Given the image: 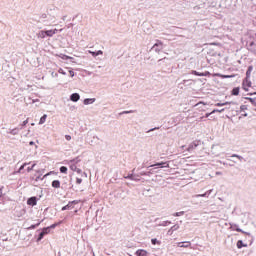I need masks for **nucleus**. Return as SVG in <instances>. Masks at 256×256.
Listing matches in <instances>:
<instances>
[{"label": "nucleus", "instance_id": "14", "mask_svg": "<svg viewBox=\"0 0 256 256\" xmlns=\"http://www.w3.org/2000/svg\"><path fill=\"white\" fill-rule=\"evenodd\" d=\"M52 187H53L54 189H59V188L61 187V182H60L59 180H54V181L52 182Z\"/></svg>", "mask_w": 256, "mask_h": 256}, {"label": "nucleus", "instance_id": "13", "mask_svg": "<svg viewBox=\"0 0 256 256\" xmlns=\"http://www.w3.org/2000/svg\"><path fill=\"white\" fill-rule=\"evenodd\" d=\"M96 99L95 98H86L84 99V105H93L95 103Z\"/></svg>", "mask_w": 256, "mask_h": 256}, {"label": "nucleus", "instance_id": "32", "mask_svg": "<svg viewBox=\"0 0 256 256\" xmlns=\"http://www.w3.org/2000/svg\"><path fill=\"white\" fill-rule=\"evenodd\" d=\"M223 111H225V108H222V109H214L213 111H212V114L213 113H223Z\"/></svg>", "mask_w": 256, "mask_h": 256}, {"label": "nucleus", "instance_id": "49", "mask_svg": "<svg viewBox=\"0 0 256 256\" xmlns=\"http://www.w3.org/2000/svg\"><path fill=\"white\" fill-rule=\"evenodd\" d=\"M25 165H27V163H25L24 165H22V166L19 168V171H23V169H25Z\"/></svg>", "mask_w": 256, "mask_h": 256}, {"label": "nucleus", "instance_id": "24", "mask_svg": "<svg viewBox=\"0 0 256 256\" xmlns=\"http://www.w3.org/2000/svg\"><path fill=\"white\" fill-rule=\"evenodd\" d=\"M183 215H185V211H180V212L174 213V214H173V217H181V216H183Z\"/></svg>", "mask_w": 256, "mask_h": 256}, {"label": "nucleus", "instance_id": "31", "mask_svg": "<svg viewBox=\"0 0 256 256\" xmlns=\"http://www.w3.org/2000/svg\"><path fill=\"white\" fill-rule=\"evenodd\" d=\"M178 229H179V224H175L174 226L171 227L172 233H174V231H178Z\"/></svg>", "mask_w": 256, "mask_h": 256}, {"label": "nucleus", "instance_id": "41", "mask_svg": "<svg viewBox=\"0 0 256 256\" xmlns=\"http://www.w3.org/2000/svg\"><path fill=\"white\" fill-rule=\"evenodd\" d=\"M194 197H207V192H205L204 194L194 195Z\"/></svg>", "mask_w": 256, "mask_h": 256}, {"label": "nucleus", "instance_id": "33", "mask_svg": "<svg viewBox=\"0 0 256 256\" xmlns=\"http://www.w3.org/2000/svg\"><path fill=\"white\" fill-rule=\"evenodd\" d=\"M60 173L67 174V167H65V166L60 167Z\"/></svg>", "mask_w": 256, "mask_h": 256}, {"label": "nucleus", "instance_id": "35", "mask_svg": "<svg viewBox=\"0 0 256 256\" xmlns=\"http://www.w3.org/2000/svg\"><path fill=\"white\" fill-rule=\"evenodd\" d=\"M35 165H37V164L34 163L31 167L27 168L28 173H30V171H33V169H35Z\"/></svg>", "mask_w": 256, "mask_h": 256}, {"label": "nucleus", "instance_id": "27", "mask_svg": "<svg viewBox=\"0 0 256 256\" xmlns=\"http://www.w3.org/2000/svg\"><path fill=\"white\" fill-rule=\"evenodd\" d=\"M151 243H152V245H161V242H159V240H157V238H153L152 240H151Z\"/></svg>", "mask_w": 256, "mask_h": 256}, {"label": "nucleus", "instance_id": "3", "mask_svg": "<svg viewBox=\"0 0 256 256\" xmlns=\"http://www.w3.org/2000/svg\"><path fill=\"white\" fill-rule=\"evenodd\" d=\"M150 167H156V169H169V162H158L156 164L150 165Z\"/></svg>", "mask_w": 256, "mask_h": 256}, {"label": "nucleus", "instance_id": "46", "mask_svg": "<svg viewBox=\"0 0 256 256\" xmlns=\"http://www.w3.org/2000/svg\"><path fill=\"white\" fill-rule=\"evenodd\" d=\"M53 32H54V35H56V33H61V31H63V29H60V30H58V29H54V30H52Z\"/></svg>", "mask_w": 256, "mask_h": 256}, {"label": "nucleus", "instance_id": "54", "mask_svg": "<svg viewBox=\"0 0 256 256\" xmlns=\"http://www.w3.org/2000/svg\"><path fill=\"white\" fill-rule=\"evenodd\" d=\"M211 115H213V113H212V112H210V113H206L205 117H209V116H211Z\"/></svg>", "mask_w": 256, "mask_h": 256}, {"label": "nucleus", "instance_id": "59", "mask_svg": "<svg viewBox=\"0 0 256 256\" xmlns=\"http://www.w3.org/2000/svg\"><path fill=\"white\" fill-rule=\"evenodd\" d=\"M220 163H221L222 165H227V163H225V162H222V161H220Z\"/></svg>", "mask_w": 256, "mask_h": 256}, {"label": "nucleus", "instance_id": "23", "mask_svg": "<svg viewBox=\"0 0 256 256\" xmlns=\"http://www.w3.org/2000/svg\"><path fill=\"white\" fill-rule=\"evenodd\" d=\"M235 230H236L238 233H243L244 235L251 236V233L245 232V231H243L241 228H236Z\"/></svg>", "mask_w": 256, "mask_h": 256}, {"label": "nucleus", "instance_id": "1", "mask_svg": "<svg viewBox=\"0 0 256 256\" xmlns=\"http://www.w3.org/2000/svg\"><path fill=\"white\" fill-rule=\"evenodd\" d=\"M77 163H81V159L75 158L68 162L69 168L71 171H75L78 174L82 173V170L77 167Z\"/></svg>", "mask_w": 256, "mask_h": 256}, {"label": "nucleus", "instance_id": "51", "mask_svg": "<svg viewBox=\"0 0 256 256\" xmlns=\"http://www.w3.org/2000/svg\"><path fill=\"white\" fill-rule=\"evenodd\" d=\"M57 225H59V224H52V225L50 226V229H55V227H57Z\"/></svg>", "mask_w": 256, "mask_h": 256}, {"label": "nucleus", "instance_id": "40", "mask_svg": "<svg viewBox=\"0 0 256 256\" xmlns=\"http://www.w3.org/2000/svg\"><path fill=\"white\" fill-rule=\"evenodd\" d=\"M240 110L241 111H247V105H241Z\"/></svg>", "mask_w": 256, "mask_h": 256}, {"label": "nucleus", "instance_id": "52", "mask_svg": "<svg viewBox=\"0 0 256 256\" xmlns=\"http://www.w3.org/2000/svg\"><path fill=\"white\" fill-rule=\"evenodd\" d=\"M156 129H159V127L152 128L148 131V133H151V131H156Z\"/></svg>", "mask_w": 256, "mask_h": 256}, {"label": "nucleus", "instance_id": "2", "mask_svg": "<svg viewBox=\"0 0 256 256\" xmlns=\"http://www.w3.org/2000/svg\"><path fill=\"white\" fill-rule=\"evenodd\" d=\"M152 51H155V53H159L163 51V42L157 41L153 46H152Z\"/></svg>", "mask_w": 256, "mask_h": 256}, {"label": "nucleus", "instance_id": "16", "mask_svg": "<svg viewBox=\"0 0 256 256\" xmlns=\"http://www.w3.org/2000/svg\"><path fill=\"white\" fill-rule=\"evenodd\" d=\"M216 77H221V79H231L232 77H235V75L216 74Z\"/></svg>", "mask_w": 256, "mask_h": 256}, {"label": "nucleus", "instance_id": "64", "mask_svg": "<svg viewBox=\"0 0 256 256\" xmlns=\"http://www.w3.org/2000/svg\"><path fill=\"white\" fill-rule=\"evenodd\" d=\"M251 45H254V43L252 42Z\"/></svg>", "mask_w": 256, "mask_h": 256}, {"label": "nucleus", "instance_id": "63", "mask_svg": "<svg viewBox=\"0 0 256 256\" xmlns=\"http://www.w3.org/2000/svg\"><path fill=\"white\" fill-rule=\"evenodd\" d=\"M62 21H65V16L62 17Z\"/></svg>", "mask_w": 256, "mask_h": 256}, {"label": "nucleus", "instance_id": "20", "mask_svg": "<svg viewBox=\"0 0 256 256\" xmlns=\"http://www.w3.org/2000/svg\"><path fill=\"white\" fill-rule=\"evenodd\" d=\"M247 101H250V103L256 107V97L255 98H251V97H246L245 98Z\"/></svg>", "mask_w": 256, "mask_h": 256}, {"label": "nucleus", "instance_id": "48", "mask_svg": "<svg viewBox=\"0 0 256 256\" xmlns=\"http://www.w3.org/2000/svg\"><path fill=\"white\" fill-rule=\"evenodd\" d=\"M36 227H39V223H38V224H36V225H32V226H30V229H35Z\"/></svg>", "mask_w": 256, "mask_h": 256}, {"label": "nucleus", "instance_id": "22", "mask_svg": "<svg viewBox=\"0 0 256 256\" xmlns=\"http://www.w3.org/2000/svg\"><path fill=\"white\" fill-rule=\"evenodd\" d=\"M46 37H53L55 35V32L53 30H46Z\"/></svg>", "mask_w": 256, "mask_h": 256}, {"label": "nucleus", "instance_id": "58", "mask_svg": "<svg viewBox=\"0 0 256 256\" xmlns=\"http://www.w3.org/2000/svg\"><path fill=\"white\" fill-rule=\"evenodd\" d=\"M216 175H223V173H221V172H216Z\"/></svg>", "mask_w": 256, "mask_h": 256}, {"label": "nucleus", "instance_id": "30", "mask_svg": "<svg viewBox=\"0 0 256 256\" xmlns=\"http://www.w3.org/2000/svg\"><path fill=\"white\" fill-rule=\"evenodd\" d=\"M168 225H171V221H164L160 224L161 227H167Z\"/></svg>", "mask_w": 256, "mask_h": 256}, {"label": "nucleus", "instance_id": "36", "mask_svg": "<svg viewBox=\"0 0 256 256\" xmlns=\"http://www.w3.org/2000/svg\"><path fill=\"white\" fill-rule=\"evenodd\" d=\"M88 53H90V55H92V57H98L97 52H93L91 50H88Z\"/></svg>", "mask_w": 256, "mask_h": 256}, {"label": "nucleus", "instance_id": "62", "mask_svg": "<svg viewBox=\"0 0 256 256\" xmlns=\"http://www.w3.org/2000/svg\"><path fill=\"white\" fill-rule=\"evenodd\" d=\"M243 117H247V113L243 114Z\"/></svg>", "mask_w": 256, "mask_h": 256}, {"label": "nucleus", "instance_id": "44", "mask_svg": "<svg viewBox=\"0 0 256 256\" xmlns=\"http://www.w3.org/2000/svg\"><path fill=\"white\" fill-rule=\"evenodd\" d=\"M70 77H75V72L73 70H69Z\"/></svg>", "mask_w": 256, "mask_h": 256}, {"label": "nucleus", "instance_id": "47", "mask_svg": "<svg viewBox=\"0 0 256 256\" xmlns=\"http://www.w3.org/2000/svg\"><path fill=\"white\" fill-rule=\"evenodd\" d=\"M66 141H71V135H65Z\"/></svg>", "mask_w": 256, "mask_h": 256}, {"label": "nucleus", "instance_id": "37", "mask_svg": "<svg viewBox=\"0 0 256 256\" xmlns=\"http://www.w3.org/2000/svg\"><path fill=\"white\" fill-rule=\"evenodd\" d=\"M58 73H60L61 75H67V73L65 72V70H63V68H60L58 70Z\"/></svg>", "mask_w": 256, "mask_h": 256}, {"label": "nucleus", "instance_id": "39", "mask_svg": "<svg viewBox=\"0 0 256 256\" xmlns=\"http://www.w3.org/2000/svg\"><path fill=\"white\" fill-rule=\"evenodd\" d=\"M129 113H133V110L123 111L121 115H129Z\"/></svg>", "mask_w": 256, "mask_h": 256}, {"label": "nucleus", "instance_id": "29", "mask_svg": "<svg viewBox=\"0 0 256 256\" xmlns=\"http://www.w3.org/2000/svg\"><path fill=\"white\" fill-rule=\"evenodd\" d=\"M49 231H51V228L46 227V228H43L42 233H43L44 235H48Z\"/></svg>", "mask_w": 256, "mask_h": 256}, {"label": "nucleus", "instance_id": "61", "mask_svg": "<svg viewBox=\"0 0 256 256\" xmlns=\"http://www.w3.org/2000/svg\"><path fill=\"white\" fill-rule=\"evenodd\" d=\"M37 101H39V100H33L32 103H37Z\"/></svg>", "mask_w": 256, "mask_h": 256}, {"label": "nucleus", "instance_id": "53", "mask_svg": "<svg viewBox=\"0 0 256 256\" xmlns=\"http://www.w3.org/2000/svg\"><path fill=\"white\" fill-rule=\"evenodd\" d=\"M168 234L173 235V230H171V228L168 230Z\"/></svg>", "mask_w": 256, "mask_h": 256}, {"label": "nucleus", "instance_id": "12", "mask_svg": "<svg viewBox=\"0 0 256 256\" xmlns=\"http://www.w3.org/2000/svg\"><path fill=\"white\" fill-rule=\"evenodd\" d=\"M19 131H21L20 128H13V129H9L7 133H9L10 135H19Z\"/></svg>", "mask_w": 256, "mask_h": 256}, {"label": "nucleus", "instance_id": "25", "mask_svg": "<svg viewBox=\"0 0 256 256\" xmlns=\"http://www.w3.org/2000/svg\"><path fill=\"white\" fill-rule=\"evenodd\" d=\"M232 95H235V96L239 95V87L233 88Z\"/></svg>", "mask_w": 256, "mask_h": 256}, {"label": "nucleus", "instance_id": "15", "mask_svg": "<svg viewBox=\"0 0 256 256\" xmlns=\"http://www.w3.org/2000/svg\"><path fill=\"white\" fill-rule=\"evenodd\" d=\"M39 39H45V37H47V34L45 32V30L39 31L37 34Z\"/></svg>", "mask_w": 256, "mask_h": 256}, {"label": "nucleus", "instance_id": "5", "mask_svg": "<svg viewBox=\"0 0 256 256\" xmlns=\"http://www.w3.org/2000/svg\"><path fill=\"white\" fill-rule=\"evenodd\" d=\"M242 87L244 91H249V87H251V80H249V78H245L242 83Z\"/></svg>", "mask_w": 256, "mask_h": 256}, {"label": "nucleus", "instance_id": "26", "mask_svg": "<svg viewBox=\"0 0 256 256\" xmlns=\"http://www.w3.org/2000/svg\"><path fill=\"white\" fill-rule=\"evenodd\" d=\"M231 157H235L236 159H239V161H243V156L239 155V154H232Z\"/></svg>", "mask_w": 256, "mask_h": 256}, {"label": "nucleus", "instance_id": "28", "mask_svg": "<svg viewBox=\"0 0 256 256\" xmlns=\"http://www.w3.org/2000/svg\"><path fill=\"white\" fill-rule=\"evenodd\" d=\"M230 102H224V103H217L216 107H225V105H230Z\"/></svg>", "mask_w": 256, "mask_h": 256}, {"label": "nucleus", "instance_id": "21", "mask_svg": "<svg viewBox=\"0 0 256 256\" xmlns=\"http://www.w3.org/2000/svg\"><path fill=\"white\" fill-rule=\"evenodd\" d=\"M47 121V114H44L39 121V125H43Z\"/></svg>", "mask_w": 256, "mask_h": 256}, {"label": "nucleus", "instance_id": "55", "mask_svg": "<svg viewBox=\"0 0 256 256\" xmlns=\"http://www.w3.org/2000/svg\"><path fill=\"white\" fill-rule=\"evenodd\" d=\"M39 179H41V181H43V178H41V176L36 177V181H39Z\"/></svg>", "mask_w": 256, "mask_h": 256}, {"label": "nucleus", "instance_id": "45", "mask_svg": "<svg viewBox=\"0 0 256 256\" xmlns=\"http://www.w3.org/2000/svg\"><path fill=\"white\" fill-rule=\"evenodd\" d=\"M27 123H29V119H26V120L23 121L22 127H25V125H27Z\"/></svg>", "mask_w": 256, "mask_h": 256}, {"label": "nucleus", "instance_id": "6", "mask_svg": "<svg viewBox=\"0 0 256 256\" xmlns=\"http://www.w3.org/2000/svg\"><path fill=\"white\" fill-rule=\"evenodd\" d=\"M133 173H135V169L132 170V174H128L124 177V179H129L130 181H139V179L137 178L139 177V175H134Z\"/></svg>", "mask_w": 256, "mask_h": 256}, {"label": "nucleus", "instance_id": "60", "mask_svg": "<svg viewBox=\"0 0 256 256\" xmlns=\"http://www.w3.org/2000/svg\"><path fill=\"white\" fill-rule=\"evenodd\" d=\"M93 139H97V140H99V137H98V136H94V137H93Z\"/></svg>", "mask_w": 256, "mask_h": 256}, {"label": "nucleus", "instance_id": "34", "mask_svg": "<svg viewBox=\"0 0 256 256\" xmlns=\"http://www.w3.org/2000/svg\"><path fill=\"white\" fill-rule=\"evenodd\" d=\"M45 237V234L43 232H41L38 236L37 241H41L43 238Z\"/></svg>", "mask_w": 256, "mask_h": 256}, {"label": "nucleus", "instance_id": "50", "mask_svg": "<svg viewBox=\"0 0 256 256\" xmlns=\"http://www.w3.org/2000/svg\"><path fill=\"white\" fill-rule=\"evenodd\" d=\"M96 54H97V56L103 55V52H102L101 50H98V51L96 52Z\"/></svg>", "mask_w": 256, "mask_h": 256}, {"label": "nucleus", "instance_id": "18", "mask_svg": "<svg viewBox=\"0 0 256 256\" xmlns=\"http://www.w3.org/2000/svg\"><path fill=\"white\" fill-rule=\"evenodd\" d=\"M252 71H253V66H249L248 70L246 71V79H250Z\"/></svg>", "mask_w": 256, "mask_h": 256}, {"label": "nucleus", "instance_id": "8", "mask_svg": "<svg viewBox=\"0 0 256 256\" xmlns=\"http://www.w3.org/2000/svg\"><path fill=\"white\" fill-rule=\"evenodd\" d=\"M79 99H81L79 93H73L72 95H70V101H73V103H77Z\"/></svg>", "mask_w": 256, "mask_h": 256}, {"label": "nucleus", "instance_id": "7", "mask_svg": "<svg viewBox=\"0 0 256 256\" xmlns=\"http://www.w3.org/2000/svg\"><path fill=\"white\" fill-rule=\"evenodd\" d=\"M197 147H199V141H194L192 142L189 147L187 148V151L191 152L194 149H197Z\"/></svg>", "mask_w": 256, "mask_h": 256}, {"label": "nucleus", "instance_id": "43", "mask_svg": "<svg viewBox=\"0 0 256 256\" xmlns=\"http://www.w3.org/2000/svg\"><path fill=\"white\" fill-rule=\"evenodd\" d=\"M139 175L149 177V173H147V172H140Z\"/></svg>", "mask_w": 256, "mask_h": 256}, {"label": "nucleus", "instance_id": "42", "mask_svg": "<svg viewBox=\"0 0 256 256\" xmlns=\"http://www.w3.org/2000/svg\"><path fill=\"white\" fill-rule=\"evenodd\" d=\"M212 193H213V189H210L206 191V196L209 197V195H211Z\"/></svg>", "mask_w": 256, "mask_h": 256}, {"label": "nucleus", "instance_id": "10", "mask_svg": "<svg viewBox=\"0 0 256 256\" xmlns=\"http://www.w3.org/2000/svg\"><path fill=\"white\" fill-rule=\"evenodd\" d=\"M192 75H196L197 77H207V75H209V72H197L196 70H192L191 72Z\"/></svg>", "mask_w": 256, "mask_h": 256}, {"label": "nucleus", "instance_id": "4", "mask_svg": "<svg viewBox=\"0 0 256 256\" xmlns=\"http://www.w3.org/2000/svg\"><path fill=\"white\" fill-rule=\"evenodd\" d=\"M73 205H77V200L71 201L66 206H63L62 211H68V210L73 209V207H74Z\"/></svg>", "mask_w": 256, "mask_h": 256}, {"label": "nucleus", "instance_id": "56", "mask_svg": "<svg viewBox=\"0 0 256 256\" xmlns=\"http://www.w3.org/2000/svg\"><path fill=\"white\" fill-rule=\"evenodd\" d=\"M146 173H149V177L153 174L152 170L146 172Z\"/></svg>", "mask_w": 256, "mask_h": 256}, {"label": "nucleus", "instance_id": "11", "mask_svg": "<svg viewBox=\"0 0 256 256\" xmlns=\"http://www.w3.org/2000/svg\"><path fill=\"white\" fill-rule=\"evenodd\" d=\"M178 247H183L184 249H187V248L191 247V242L190 241L179 242Z\"/></svg>", "mask_w": 256, "mask_h": 256}, {"label": "nucleus", "instance_id": "17", "mask_svg": "<svg viewBox=\"0 0 256 256\" xmlns=\"http://www.w3.org/2000/svg\"><path fill=\"white\" fill-rule=\"evenodd\" d=\"M236 245L238 249H243V247H247V244H244L243 240H238Z\"/></svg>", "mask_w": 256, "mask_h": 256}, {"label": "nucleus", "instance_id": "57", "mask_svg": "<svg viewBox=\"0 0 256 256\" xmlns=\"http://www.w3.org/2000/svg\"><path fill=\"white\" fill-rule=\"evenodd\" d=\"M29 145H35V142L30 141V142H29Z\"/></svg>", "mask_w": 256, "mask_h": 256}, {"label": "nucleus", "instance_id": "9", "mask_svg": "<svg viewBox=\"0 0 256 256\" xmlns=\"http://www.w3.org/2000/svg\"><path fill=\"white\" fill-rule=\"evenodd\" d=\"M27 205H31L32 207H35L37 205V197H31L27 200Z\"/></svg>", "mask_w": 256, "mask_h": 256}, {"label": "nucleus", "instance_id": "38", "mask_svg": "<svg viewBox=\"0 0 256 256\" xmlns=\"http://www.w3.org/2000/svg\"><path fill=\"white\" fill-rule=\"evenodd\" d=\"M76 183H77V185H81L83 183V179L77 178Z\"/></svg>", "mask_w": 256, "mask_h": 256}, {"label": "nucleus", "instance_id": "19", "mask_svg": "<svg viewBox=\"0 0 256 256\" xmlns=\"http://www.w3.org/2000/svg\"><path fill=\"white\" fill-rule=\"evenodd\" d=\"M136 256H147V251L145 250H137Z\"/></svg>", "mask_w": 256, "mask_h": 256}]
</instances>
